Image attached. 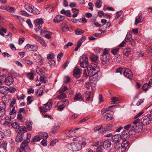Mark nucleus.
Returning a JSON list of instances; mask_svg holds the SVG:
<instances>
[{"label":"nucleus","instance_id":"obj_59","mask_svg":"<svg viewBox=\"0 0 152 152\" xmlns=\"http://www.w3.org/2000/svg\"><path fill=\"white\" fill-rule=\"evenodd\" d=\"M63 56V54L62 53H59L57 56L58 61H60L61 60V57Z\"/></svg>","mask_w":152,"mask_h":152},{"label":"nucleus","instance_id":"obj_14","mask_svg":"<svg viewBox=\"0 0 152 152\" xmlns=\"http://www.w3.org/2000/svg\"><path fill=\"white\" fill-rule=\"evenodd\" d=\"M121 135L122 137V140H126L127 139L129 136L128 130H124L122 132Z\"/></svg>","mask_w":152,"mask_h":152},{"label":"nucleus","instance_id":"obj_20","mask_svg":"<svg viewBox=\"0 0 152 152\" xmlns=\"http://www.w3.org/2000/svg\"><path fill=\"white\" fill-rule=\"evenodd\" d=\"M90 58L92 62H96L98 59V56L96 55L92 54L90 56Z\"/></svg>","mask_w":152,"mask_h":152},{"label":"nucleus","instance_id":"obj_58","mask_svg":"<svg viewBox=\"0 0 152 152\" xmlns=\"http://www.w3.org/2000/svg\"><path fill=\"white\" fill-rule=\"evenodd\" d=\"M9 91L11 93H14L16 91V89L14 87L10 88L8 89Z\"/></svg>","mask_w":152,"mask_h":152},{"label":"nucleus","instance_id":"obj_31","mask_svg":"<svg viewBox=\"0 0 152 152\" xmlns=\"http://www.w3.org/2000/svg\"><path fill=\"white\" fill-rule=\"evenodd\" d=\"M111 104H117L120 102V100L116 97H113L112 99Z\"/></svg>","mask_w":152,"mask_h":152},{"label":"nucleus","instance_id":"obj_6","mask_svg":"<svg viewBox=\"0 0 152 152\" xmlns=\"http://www.w3.org/2000/svg\"><path fill=\"white\" fill-rule=\"evenodd\" d=\"M152 120V116L151 114H149L148 116L143 117L141 119V122L144 125L149 124Z\"/></svg>","mask_w":152,"mask_h":152},{"label":"nucleus","instance_id":"obj_32","mask_svg":"<svg viewBox=\"0 0 152 152\" xmlns=\"http://www.w3.org/2000/svg\"><path fill=\"white\" fill-rule=\"evenodd\" d=\"M5 107H4L0 106V117H3L5 113Z\"/></svg>","mask_w":152,"mask_h":152},{"label":"nucleus","instance_id":"obj_52","mask_svg":"<svg viewBox=\"0 0 152 152\" xmlns=\"http://www.w3.org/2000/svg\"><path fill=\"white\" fill-rule=\"evenodd\" d=\"M19 130L21 131H23L26 132L27 131V128L24 126H21L19 127Z\"/></svg>","mask_w":152,"mask_h":152},{"label":"nucleus","instance_id":"obj_16","mask_svg":"<svg viewBox=\"0 0 152 152\" xmlns=\"http://www.w3.org/2000/svg\"><path fill=\"white\" fill-rule=\"evenodd\" d=\"M123 142H121V149H124V150H125L127 147L129 145V142L126 140H123Z\"/></svg>","mask_w":152,"mask_h":152},{"label":"nucleus","instance_id":"obj_46","mask_svg":"<svg viewBox=\"0 0 152 152\" xmlns=\"http://www.w3.org/2000/svg\"><path fill=\"white\" fill-rule=\"evenodd\" d=\"M102 1L101 0H98L95 3V6L97 8H100L102 5Z\"/></svg>","mask_w":152,"mask_h":152},{"label":"nucleus","instance_id":"obj_23","mask_svg":"<svg viewBox=\"0 0 152 152\" xmlns=\"http://www.w3.org/2000/svg\"><path fill=\"white\" fill-rule=\"evenodd\" d=\"M35 38L37 39L38 40L39 39V42L42 45L43 47H46V44L45 41L43 39L37 36H36Z\"/></svg>","mask_w":152,"mask_h":152},{"label":"nucleus","instance_id":"obj_49","mask_svg":"<svg viewBox=\"0 0 152 152\" xmlns=\"http://www.w3.org/2000/svg\"><path fill=\"white\" fill-rule=\"evenodd\" d=\"M110 49L108 48H105L103 50V54L102 55H107L109 53Z\"/></svg>","mask_w":152,"mask_h":152},{"label":"nucleus","instance_id":"obj_3","mask_svg":"<svg viewBox=\"0 0 152 152\" xmlns=\"http://www.w3.org/2000/svg\"><path fill=\"white\" fill-rule=\"evenodd\" d=\"M80 62V66L81 67L85 68L88 66V58L84 55H83L80 57L79 60Z\"/></svg>","mask_w":152,"mask_h":152},{"label":"nucleus","instance_id":"obj_26","mask_svg":"<svg viewBox=\"0 0 152 152\" xmlns=\"http://www.w3.org/2000/svg\"><path fill=\"white\" fill-rule=\"evenodd\" d=\"M26 128L28 129V130L29 131H31L32 130V122L30 121H28L26 122Z\"/></svg>","mask_w":152,"mask_h":152},{"label":"nucleus","instance_id":"obj_56","mask_svg":"<svg viewBox=\"0 0 152 152\" xmlns=\"http://www.w3.org/2000/svg\"><path fill=\"white\" fill-rule=\"evenodd\" d=\"M16 112L15 110V107H13L12 108L11 111L10 112V115H11L13 114H16Z\"/></svg>","mask_w":152,"mask_h":152},{"label":"nucleus","instance_id":"obj_4","mask_svg":"<svg viewBox=\"0 0 152 152\" xmlns=\"http://www.w3.org/2000/svg\"><path fill=\"white\" fill-rule=\"evenodd\" d=\"M140 120L139 119H137L133 121V124L134 125L132 126V128L133 131L138 130L139 131L140 130L142 129V125L140 124Z\"/></svg>","mask_w":152,"mask_h":152},{"label":"nucleus","instance_id":"obj_50","mask_svg":"<svg viewBox=\"0 0 152 152\" xmlns=\"http://www.w3.org/2000/svg\"><path fill=\"white\" fill-rule=\"evenodd\" d=\"M12 126L15 129H17L18 128L19 129V124L16 122H14L12 124H11Z\"/></svg>","mask_w":152,"mask_h":152},{"label":"nucleus","instance_id":"obj_5","mask_svg":"<svg viewBox=\"0 0 152 152\" xmlns=\"http://www.w3.org/2000/svg\"><path fill=\"white\" fill-rule=\"evenodd\" d=\"M52 106L51 102H48L45 104L43 106L39 107L40 111L42 113H45L47 110H50Z\"/></svg>","mask_w":152,"mask_h":152},{"label":"nucleus","instance_id":"obj_62","mask_svg":"<svg viewBox=\"0 0 152 152\" xmlns=\"http://www.w3.org/2000/svg\"><path fill=\"white\" fill-rule=\"evenodd\" d=\"M54 57V55L53 53L48 54L47 56V58L48 59H52Z\"/></svg>","mask_w":152,"mask_h":152},{"label":"nucleus","instance_id":"obj_2","mask_svg":"<svg viewBox=\"0 0 152 152\" xmlns=\"http://www.w3.org/2000/svg\"><path fill=\"white\" fill-rule=\"evenodd\" d=\"M24 7L26 10L34 14H38L40 13V11L31 4L27 3L25 5Z\"/></svg>","mask_w":152,"mask_h":152},{"label":"nucleus","instance_id":"obj_12","mask_svg":"<svg viewBox=\"0 0 152 152\" xmlns=\"http://www.w3.org/2000/svg\"><path fill=\"white\" fill-rule=\"evenodd\" d=\"M73 73L74 77L77 78L78 79L80 77L81 72L79 68L77 67H75L73 70Z\"/></svg>","mask_w":152,"mask_h":152},{"label":"nucleus","instance_id":"obj_42","mask_svg":"<svg viewBox=\"0 0 152 152\" xmlns=\"http://www.w3.org/2000/svg\"><path fill=\"white\" fill-rule=\"evenodd\" d=\"M40 137L38 136H36L32 139L31 142H32L39 141L40 140Z\"/></svg>","mask_w":152,"mask_h":152},{"label":"nucleus","instance_id":"obj_41","mask_svg":"<svg viewBox=\"0 0 152 152\" xmlns=\"http://www.w3.org/2000/svg\"><path fill=\"white\" fill-rule=\"evenodd\" d=\"M28 78L30 80H33L34 78V74L31 73H26Z\"/></svg>","mask_w":152,"mask_h":152},{"label":"nucleus","instance_id":"obj_9","mask_svg":"<svg viewBox=\"0 0 152 152\" xmlns=\"http://www.w3.org/2000/svg\"><path fill=\"white\" fill-rule=\"evenodd\" d=\"M35 20V27L38 28L40 30H41L42 26L44 22L43 19L41 18L37 19Z\"/></svg>","mask_w":152,"mask_h":152},{"label":"nucleus","instance_id":"obj_37","mask_svg":"<svg viewBox=\"0 0 152 152\" xmlns=\"http://www.w3.org/2000/svg\"><path fill=\"white\" fill-rule=\"evenodd\" d=\"M94 129L95 131L100 130L101 133H103V131L102 130V125H101L99 127V126H97L94 128Z\"/></svg>","mask_w":152,"mask_h":152},{"label":"nucleus","instance_id":"obj_57","mask_svg":"<svg viewBox=\"0 0 152 152\" xmlns=\"http://www.w3.org/2000/svg\"><path fill=\"white\" fill-rule=\"evenodd\" d=\"M82 140V138L80 137H78L75 138H73L72 140L73 141H76L78 142H80Z\"/></svg>","mask_w":152,"mask_h":152},{"label":"nucleus","instance_id":"obj_21","mask_svg":"<svg viewBox=\"0 0 152 152\" xmlns=\"http://www.w3.org/2000/svg\"><path fill=\"white\" fill-rule=\"evenodd\" d=\"M61 13L62 14H65L67 16L69 17H71L72 16L70 11L69 10H65L64 9H63L61 10Z\"/></svg>","mask_w":152,"mask_h":152},{"label":"nucleus","instance_id":"obj_10","mask_svg":"<svg viewBox=\"0 0 152 152\" xmlns=\"http://www.w3.org/2000/svg\"><path fill=\"white\" fill-rule=\"evenodd\" d=\"M122 139L121 136L119 134H115L112 137V140L114 143L121 142Z\"/></svg>","mask_w":152,"mask_h":152},{"label":"nucleus","instance_id":"obj_33","mask_svg":"<svg viewBox=\"0 0 152 152\" xmlns=\"http://www.w3.org/2000/svg\"><path fill=\"white\" fill-rule=\"evenodd\" d=\"M7 89V87L5 86L0 87V92L3 94H5Z\"/></svg>","mask_w":152,"mask_h":152},{"label":"nucleus","instance_id":"obj_7","mask_svg":"<svg viewBox=\"0 0 152 152\" xmlns=\"http://www.w3.org/2000/svg\"><path fill=\"white\" fill-rule=\"evenodd\" d=\"M132 33L129 32L128 33L126 37V38L119 45V47H124L125 46L127 42L130 41L132 40Z\"/></svg>","mask_w":152,"mask_h":152},{"label":"nucleus","instance_id":"obj_13","mask_svg":"<svg viewBox=\"0 0 152 152\" xmlns=\"http://www.w3.org/2000/svg\"><path fill=\"white\" fill-rule=\"evenodd\" d=\"M13 78L12 76L7 77L4 80L6 84L8 86H10L13 83Z\"/></svg>","mask_w":152,"mask_h":152},{"label":"nucleus","instance_id":"obj_30","mask_svg":"<svg viewBox=\"0 0 152 152\" xmlns=\"http://www.w3.org/2000/svg\"><path fill=\"white\" fill-rule=\"evenodd\" d=\"M6 150V144H2L0 145V152H5Z\"/></svg>","mask_w":152,"mask_h":152},{"label":"nucleus","instance_id":"obj_27","mask_svg":"<svg viewBox=\"0 0 152 152\" xmlns=\"http://www.w3.org/2000/svg\"><path fill=\"white\" fill-rule=\"evenodd\" d=\"M104 118H105L106 121H110L113 119V118L112 117L111 114L110 113H107L104 116Z\"/></svg>","mask_w":152,"mask_h":152},{"label":"nucleus","instance_id":"obj_60","mask_svg":"<svg viewBox=\"0 0 152 152\" xmlns=\"http://www.w3.org/2000/svg\"><path fill=\"white\" fill-rule=\"evenodd\" d=\"M102 147L103 146H99L97 149L96 152H104L102 149Z\"/></svg>","mask_w":152,"mask_h":152},{"label":"nucleus","instance_id":"obj_45","mask_svg":"<svg viewBox=\"0 0 152 152\" xmlns=\"http://www.w3.org/2000/svg\"><path fill=\"white\" fill-rule=\"evenodd\" d=\"M59 103H58L57 104V106L58 107V110L59 111H61L64 110V108L65 107V105L64 104H61L58 105Z\"/></svg>","mask_w":152,"mask_h":152},{"label":"nucleus","instance_id":"obj_18","mask_svg":"<svg viewBox=\"0 0 152 152\" xmlns=\"http://www.w3.org/2000/svg\"><path fill=\"white\" fill-rule=\"evenodd\" d=\"M111 145V142L109 140H106L104 142L103 147L104 149H107L110 147Z\"/></svg>","mask_w":152,"mask_h":152},{"label":"nucleus","instance_id":"obj_22","mask_svg":"<svg viewBox=\"0 0 152 152\" xmlns=\"http://www.w3.org/2000/svg\"><path fill=\"white\" fill-rule=\"evenodd\" d=\"M39 135L42 139L43 140L46 139L48 137V134L45 132L39 133Z\"/></svg>","mask_w":152,"mask_h":152},{"label":"nucleus","instance_id":"obj_29","mask_svg":"<svg viewBox=\"0 0 152 152\" xmlns=\"http://www.w3.org/2000/svg\"><path fill=\"white\" fill-rule=\"evenodd\" d=\"M121 142L114 143V147L117 150L121 149Z\"/></svg>","mask_w":152,"mask_h":152},{"label":"nucleus","instance_id":"obj_51","mask_svg":"<svg viewBox=\"0 0 152 152\" xmlns=\"http://www.w3.org/2000/svg\"><path fill=\"white\" fill-rule=\"evenodd\" d=\"M122 11H119L116 12V16L115 17V19H117L122 14Z\"/></svg>","mask_w":152,"mask_h":152},{"label":"nucleus","instance_id":"obj_19","mask_svg":"<svg viewBox=\"0 0 152 152\" xmlns=\"http://www.w3.org/2000/svg\"><path fill=\"white\" fill-rule=\"evenodd\" d=\"M23 139L22 133L21 132L18 133L16 138V141L17 142H21Z\"/></svg>","mask_w":152,"mask_h":152},{"label":"nucleus","instance_id":"obj_1","mask_svg":"<svg viewBox=\"0 0 152 152\" xmlns=\"http://www.w3.org/2000/svg\"><path fill=\"white\" fill-rule=\"evenodd\" d=\"M88 76L90 77V79H91L93 78V80L94 81L97 80V78L96 76H95L99 72V69L97 65L94 64H91L88 67Z\"/></svg>","mask_w":152,"mask_h":152},{"label":"nucleus","instance_id":"obj_24","mask_svg":"<svg viewBox=\"0 0 152 152\" xmlns=\"http://www.w3.org/2000/svg\"><path fill=\"white\" fill-rule=\"evenodd\" d=\"M85 96L87 101H90L91 98V92L90 91H87L85 94Z\"/></svg>","mask_w":152,"mask_h":152},{"label":"nucleus","instance_id":"obj_17","mask_svg":"<svg viewBox=\"0 0 152 152\" xmlns=\"http://www.w3.org/2000/svg\"><path fill=\"white\" fill-rule=\"evenodd\" d=\"M74 99V101L76 102L78 100L83 101V98L81 94L80 93H78L75 95Z\"/></svg>","mask_w":152,"mask_h":152},{"label":"nucleus","instance_id":"obj_8","mask_svg":"<svg viewBox=\"0 0 152 152\" xmlns=\"http://www.w3.org/2000/svg\"><path fill=\"white\" fill-rule=\"evenodd\" d=\"M123 75L124 76L127 78L131 80L133 76L132 72L130 69L128 68H125L124 69Z\"/></svg>","mask_w":152,"mask_h":152},{"label":"nucleus","instance_id":"obj_64","mask_svg":"<svg viewBox=\"0 0 152 152\" xmlns=\"http://www.w3.org/2000/svg\"><path fill=\"white\" fill-rule=\"evenodd\" d=\"M24 40L25 39L23 37L20 38L18 41V44L19 45L22 44L24 41Z\"/></svg>","mask_w":152,"mask_h":152},{"label":"nucleus","instance_id":"obj_36","mask_svg":"<svg viewBox=\"0 0 152 152\" xmlns=\"http://www.w3.org/2000/svg\"><path fill=\"white\" fill-rule=\"evenodd\" d=\"M46 77L45 74V76L41 75L39 78L40 81L43 83H46L47 80L46 79Z\"/></svg>","mask_w":152,"mask_h":152},{"label":"nucleus","instance_id":"obj_15","mask_svg":"<svg viewBox=\"0 0 152 152\" xmlns=\"http://www.w3.org/2000/svg\"><path fill=\"white\" fill-rule=\"evenodd\" d=\"M64 17L60 15H56L54 19V21L55 23H59L64 20Z\"/></svg>","mask_w":152,"mask_h":152},{"label":"nucleus","instance_id":"obj_55","mask_svg":"<svg viewBox=\"0 0 152 152\" xmlns=\"http://www.w3.org/2000/svg\"><path fill=\"white\" fill-rule=\"evenodd\" d=\"M119 48H115L111 51V53L113 55H116L119 50Z\"/></svg>","mask_w":152,"mask_h":152},{"label":"nucleus","instance_id":"obj_44","mask_svg":"<svg viewBox=\"0 0 152 152\" xmlns=\"http://www.w3.org/2000/svg\"><path fill=\"white\" fill-rule=\"evenodd\" d=\"M48 63L50 64V66L51 67H54L56 65L55 61L53 60H49L48 62Z\"/></svg>","mask_w":152,"mask_h":152},{"label":"nucleus","instance_id":"obj_35","mask_svg":"<svg viewBox=\"0 0 152 152\" xmlns=\"http://www.w3.org/2000/svg\"><path fill=\"white\" fill-rule=\"evenodd\" d=\"M101 58L103 61L106 62L109 61L110 57L107 55H102Z\"/></svg>","mask_w":152,"mask_h":152},{"label":"nucleus","instance_id":"obj_11","mask_svg":"<svg viewBox=\"0 0 152 152\" xmlns=\"http://www.w3.org/2000/svg\"><path fill=\"white\" fill-rule=\"evenodd\" d=\"M113 127V126L110 124H107L105 126L102 125V130L103 131V133H105L106 132L109 131L111 130Z\"/></svg>","mask_w":152,"mask_h":152},{"label":"nucleus","instance_id":"obj_25","mask_svg":"<svg viewBox=\"0 0 152 152\" xmlns=\"http://www.w3.org/2000/svg\"><path fill=\"white\" fill-rule=\"evenodd\" d=\"M29 142L28 140H25L23 141L21 143L20 145V148L22 150H24L26 147L28 145Z\"/></svg>","mask_w":152,"mask_h":152},{"label":"nucleus","instance_id":"obj_48","mask_svg":"<svg viewBox=\"0 0 152 152\" xmlns=\"http://www.w3.org/2000/svg\"><path fill=\"white\" fill-rule=\"evenodd\" d=\"M150 86L147 83H145L144 84V85L142 87V89L144 91H147L148 90V88Z\"/></svg>","mask_w":152,"mask_h":152},{"label":"nucleus","instance_id":"obj_43","mask_svg":"<svg viewBox=\"0 0 152 152\" xmlns=\"http://www.w3.org/2000/svg\"><path fill=\"white\" fill-rule=\"evenodd\" d=\"M59 126H54L52 129V132L53 134H54L55 133H56L57 130L59 129Z\"/></svg>","mask_w":152,"mask_h":152},{"label":"nucleus","instance_id":"obj_54","mask_svg":"<svg viewBox=\"0 0 152 152\" xmlns=\"http://www.w3.org/2000/svg\"><path fill=\"white\" fill-rule=\"evenodd\" d=\"M66 94L64 93H63L61 94L60 95L58 96V98L60 99H64L66 98Z\"/></svg>","mask_w":152,"mask_h":152},{"label":"nucleus","instance_id":"obj_40","mask_svg":"<svg viewBox=\"0 0 152 152\" xmlns=\"http://www.w3.org/2000/svg\"><path fill=\"white\" fill-rule=\"evenodd\" d=\"M130 48H126L124 50V53L125 56H128L130 54Z\"/></svg>","mask_w":152,"mask_h":152},{"label":"nucleus","instance_id":"obj_61","mask_svg":"<svg viewBox=\"0 0 152 152\" xmlns=\"http://www.w3.org/2000/svg\"><path fill=\"white\" fill-rule=\"evenodd\" d=\"M26 22L28 24L30 28H32L33 27V25L31 23V22L29 19H28L26 20Z\"/></svg>","mask_w":152,"mask_h":152},{"label":"nucleus","instance_id":"obj_47","mask_svg":"<svg viewBox=\"0 0 152 152\" xmlns=\"http://www.w3.org/2000/svg\"><path fill=\"white\" fill-rule=\"evenodd\" d=\"M110 23L109 22H107L106 23H104L102 26L103 29H106L110 27Z\"/></svg>","mask_w":152,"mask_h":152},{"label":"nucleus","instance_id":"obj_38","mask_svg":"<svg viewBox=\"0 0 152 152\" xmlns=\"http://www.w3.org/2000/svg\"><path fill=\"white\" fill-rule=\"evenodd\" d=\"M67 89L68 88L66 86H62L59 90V92L60 93H62L64 91H66Z\"/></svg>","mask_w":152,"mask_h":152},{"label":"nucleus","instance_id":"obj_28","mask_svg":"<svg viewBox=\"0 0 152 152\" xmlns=\"http://www.w3.org/2000/svg\"><path fill=\"white\" fill-rule=\"evenodd\" d=\"M36 72L40 76H45V73L42 71V69L41 68L39 67L36 68Z\"/></svg>","mask_w":152,"mask_h":152},{"label":"nucleus","instance_id":"obj_39","mask_svg":"<svg viewBox=\"0 0 152 152\" xmlns=\"http://www.w3.org/2000/svg\"><path fill=\"white\" fill-rule=\"evenodd\" d=\"M75 34L77 35H80L84 32L81 29L79 28H77L75 30Z\"/></svg>","mask_w":152,"mask_h":152},{"label":"nucleus","instance_id":"obj_63","mask_svg":"<svg viewBox=\"0 0 152 152\" xmlns=\"http://www.w3.org/2000/svg\"><path fill=\"white\" fill-rule=\"evenodd\" d=\"M24 61L25 62V63L30 65H31L33 64V62L29 60H25Z\"/></svg>","mask_w":152,"mask_h":152},{"label":"nucleus","instance_id":"obj_34","mask_svg":"<svg viewBox=\"0 0 152 152\" xmlns=\"http://www.w3.org/2000/svg\"><path fill=\"white\" fill-rule=\"evenodd\" d=\"M62 24L64 26L62 28V30L64 31H68L69 30V28L65 26L67 25V23L66 21H64Z\"/></svg>","mask_w":152,"mask_h":152},{"label":"nucleus","instance_id":"obj_53","mask_svg":"<svg viewBox=\"0 0 152 152\" xmlns=\"http://www.w3.org/2000/svg\"><path fill=\"white\" fill-rule=\"evenodd\" d=\"M43 92V90L40 89H38L37 92V95L38 96H41L42 95Z\"/></svg>","mask_w":152,"mask_h":152}]
</instances>
